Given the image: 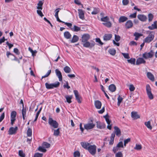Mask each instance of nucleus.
Masks as SVG:
<instances>
[{"instance_id":"obj_18","label":"nucleus","mask_w":157,"mask_h":157,"mask_svg":"<svg viewBox=\"0 0 157 157\" xmlns=\"http://www.w3.org/2000/svg\"><path fill=\"white\" fill-rule=\"evenodd\" d=\"M145 61L142 58H138L136 61V64L137 65H139L142 63H145Z\"/></svg>"},{"instance_id":"obj_30","label":"nucleus","mask_w":157,"mask_h":157,"mask_svg":"<svg viewBox=\"0 0 157 157\" xmlns=\"http://www.w3.org/2000/svg\"><path fill=\"white\" fill-rule=\"evenodd\" d=\"M71 30L73 31L77 32L80 30L81 28L74 25L73 27L71 28Z\"/></svg>"},{"instance_id":"obj_19","label":"nucleus","mask_w":157,"mask_h":157,"mask_svg":"<svg viewBox=\"0 0 157 157\" xmlns=\"http://www.w3.org/2000/svg\"><path fill=\"white\" fill-rule=\"evenodd\" d=\"M81 144L83 148L86 150H87L89 146L90 145V143L84 142H81Z\"/></svg>"},{"instance_id":"obj_58","label":"nucleus","mask_w":157,"mask_h":157,"mask_svg":"<svg viewBox=\"0 0 157 157\" xmlns=\"http://www.w3.org/2000/svg\"><path fill=\"white\" fill-rule=\"evenodd\" d=\"M63 23H64L65 25H67L68 27H69L70 29L72 28V24L70 23H67L64 22Z\"/></svg>"},{"instance_id":"obj_22","label":"nucleus","mask_w":157,"mask_h":157,"mask_svg":"<svg viewBox=\"0 0 157 157\" xmlns=\"http://www.w3.org/2000/svg\"><path fill=\"white\" fill-rule=\"evenodd\" d=\"M115 137V135H114V133H112L110 137V140L109 142V145H112L113 144Z\"/></svg>"},{"instance_id":"obj_14","label":"nucleus","mask_w":157,"mask_h":157,"mask_svg":"<svg viewBox=\"0 0 157 157\" xmlns=\"http://www.w3.org/2000/svg\"><path fill=\"white\" fill-rule=\"evenodd\" d=\"M96 123L97 127L98 128L101 129L105 127V124L104 123L100 121H97Z\"/></svg>"},{"instance_id":"obj_50","label":"nucleus","mask_w":157,"mask_h":157,"mask_svg":"<svg viewBox=\"0 0 157 157\" xmlns=\"http://www.w3.org/2000/svg\"><path fill=\"white\" fill-rule=\"evenodd\" d=\"M148 18L149 22L151 21L153 18V15L151 13H149L148 14Z\"/></svg>"},{"instance_id":"obj_3","label":"nucleus","mask_w":157,"mask_h":157,"mask_svg":"<svg viewBox=\"0 0 157 157\" xmlns=\"http://www.w3.org/2000/svg\"><path fill=\"white\" fill-rule=\"evenodd\" d=\"M147 32L149 33V35L145 38V42L146 43H149L153 40L155 33L154 31H148Z\"/></svg>"},{"instance_id":"obj_47","label":"nucleus","mask_w":157,"mask_h":157,"mask_svg":"<svg viewBox=\"0 0 157 157\" xmlns=\"http://www.w3.org/2000/svg\"><path fill=\"white\" fill-rule=\"evenodd\" d=\"M42 109V108L41 107L39 110H38V111L37 112V113H36V117L35 118V119H34V121H36L38 117V116L40 112V111H41Z\"/></svg>"},{"instance_id":"obj_35","label":"nucleus","mask_w":157,"mask_h":157,"mask_svg":"<svg viewBox=\"0 0 157 157\" xmlns=\"http://www.w3.org/2000/svg\"><path fill=\"white\" fill-rule=\"evenodd\" d=\"M108 52L112 56L115 55L116 53V50L114 48L109 49Z\"/></svg>"},{"instance_id":"obj_36","label":"nucleus","mask_w":157,"mask_h":157,"mask_svg":"<svg viewBox=\"0 0 157 157\" xmlns=\"http://www.w3.org/2000/svg\"><path fill=\"white\" fill-rule=\"evenodd\" d=\"M21 112L23 119L24 120L25 119V117L26 116V109H25L24 107L22 108Z\"/></svg>"},{"instance_id":"obj_53","label":"nucleus","mask_w":157,"mask_h":157,"mask_svg":"<svg viewBox=\"0 0 157 157\" xmlns=\"http://www.w3.org/2000/svg\"><path fill=\"white\" fill-rule=\"evenodd\" d=\"M115 157H123V155L121 152L119 151L117 153H116Z\"/></svg>"},{"instance_id":"obj_59","label":"nucleus","mask_w":157,"mask_h":157,"mask_svg":"<svg viewBox=\"0 0 157 157\" xmlns=\"http://www.w3.org/2000/svg\"><path fill=\"white\" fill-rule=\"evenodd\" d=\"M130 141V139L128 138L124 140V146H126V144Z\"/></svg>"},{"instance_id":"obj_46","label":"nucleus","mask_w":157,"mask_h":157,"mask_svg":"<svg viewBox=\"0 0 157 157\" xmlns=\"http://www.w3.org/2000/svg\"><path fill=\"white\" fill-rule=\"evenodd\" d=\"M145 124L148 128L150 129H152V127L151 125L150 122V121L145 122Z\"/></svg>"},{"instance_id":"obj_8","label":"nucleus","mask_w":157,"mask_h":157,"mask_svg":"<svg viewBox=\"0 0 157 157\" xmlns=\"http://www.w3.org/2000/svg\"><path fill=\"white\" fill-rule=\"evenodd\" d=\"M154 52L152 50H151L149 52H145L143 54V57L145 59L151 58L153 56Z\"/></svg>"},{"instance_id":"obj_15","label":"nucleus","mask_w":157,"mask_h":157,"mask_svg":"<svg viewBox=\"0 0 157 157\" xmlns=\"http://www.w3.org/2000/svg\"><path fill=\"white\" fill-rule=\"evenodd\" d=\"M79 17L82 20L84 19V13L82 9H79L78 10Z\"/></svg>"},{"instance_id":"obj_20","label":"nucleus","mask_w":157,"mask_h":157,"mask_svg":"<svg viewBox=\"0 0 157 157\" xmlns=\"http://www.w3.org/2000/svg\"><path fill=\"white\" fill-rule=\"evenodd\" d=\"M128 18L124 16H121L119 17L118 21L119 23H123L127 21Z\"/></svg>"},{"instance_id":"obj_34","label":"nucleus","mask_w":157,"mask_h":157,"mask_svg":"<svg viewBox=\"0 0 157 157\" xmlns=\"http://www.w3.org/2000/svg\"><path fill=\"white\" fill-rule=\"evenodd\" d=\"M59 129V128H58L57 129H54L53 135L56 136H58L60 133Z\"/></svg>"},{"instance_id":"obj_16","label":"nucleus","mask_w":157,"mask_h":157,"mask_svg":"<svg viewBox=\"0 0 157 157\" xmlns=\"http://www.w3.org/2000/svg\"><path fill=\"white\" fill-rule=\"evenodd\" d=\"M55 72L56 76L58 77L59 80L60 81H62V76L60 71L58 69H56L55 70Z\"/></svg>"},{"instance_id":"obj_25","label":"nucleus","mask_w":157,"mask_h":157,"mask_svg":"<svg viewBox=\"0 0 157 157\" xmlns=\"http://www.w3.org/2000/svg\"><path fill=\"white\" fill-rule=\"evenodd\" d=\"M109 89L112 92H114L115 91L116 88L115 85L111 84L109 86Z\"/></svg>"},{"instance_id":"obj_11","label":"nucleus","mask_w":157,"mask_h":157,"mask_svg":"<svg viewBox=\"0 0 157 157\" xmlns=\"http://www.w3.org/2000/svg\"><path fill=\"white\" fill-rule=\"evenodd\" d=\"M133 23L131 20H128L125 23V27L126 29H128L132 28L133 26Z\"/></svg>"},{"instance_id":"obj_44","label":"nucleus","mask_w":157,"mask_h":157,"mask_svg":"<svg viewBox=\"0 0 157 157\" xmlns=\"http://www.w3.org/2000/svg\"><path fill=\"white\" fill-rule=\"evenodd\" d=\"M109 20V18L108 16H105V17L101 18V21H102L107 22Z\"/></svg>"},{"instance_id":"obj_33","label":"nucleus","mask_w":157,"mask_h":157,"mask_svg":"<svg viewBox=\"0 0 157 157\" xmlns=\"http://www.w3.org/2000/svg\"><path fill=\"white\" fill-rule=\"evenodd\" d=\"M65 98L66 99L68 103H70L72 102V101H71V99L72 98V96L66 95L65 97Z\"/></svg>"},{"instance_id":"obj_24","label":"nucleus","mask_w":157,"mask_h":157,"mask_svg":"<svg viewBox=\"0 0 157 157\" xmlns=\"http://www.w3.org/2000/svg\"><path fill=\"white\" fill-rule=\"evenodd\" d=\"M157 28V21H154L153 24L151 25V26H149L148 28L150 30H153L156 29Z\"/></svg>"},{"instance_id":"obj_37","label":"nucleus","mask_w":157,"mask_h":157,"mask_svg":"<svg viewBox=\"0 0 157 157\" xmlns=\"http://www.w3.org/2000/svg\"><path fill=\"white\" fill-rule=\"evenodd\" d=\"M28 50L31 53L33 56H36V54L37 53V51L36 50H33L30 47L29 48Z\"/></svg>"},{"instance_id":"obj_4","label":"nucleus","mask_w":157,"mask_h":157,"mask_svg":"<svg viewBox=\"0 0 157 157\" xmlns=\"http://www.w3.org/2000/svg\"><path fill=\"white\" fill-rule=\"evenodd\" d=\"M60 84V83L59 82L53 83L49 84L47 82L45 83V86L46 88L48 89H53L54 88H57L59 87Z\"/></svg>"},{"instance_id":"obj_62","label":"nucleus","mask_w":157,"mask_h":157,"mask_svg":"<svg viewBox=\"0 0 157 157\" xmlns=\"http://www.w3.org/2000/svg\"><path fill=\"white\" fill-rule=\"evenodd\" d=\"M41 10H37V14L41 17H42L44 16V15L43 14L42 12L41 11Z\"/></svg>"},{"instance_id":"obj_28","label":"nucleus","mask_w":157,"mask_h":157,"mask_svg":"<svg viewBox=\"0 0 157 157\" xmlns=\"http://www.w3.org/2000/svg\"><path fill=\"white\" fill-rule=\"evenodd\" d=\"M43 1H40L37 4L38 6L37 7V9L38 10H42L43 8L42 6L44 3V2Z\"/></svg>"},{"instance_id":"obj_5","label":"nucleus","mask_w":157,"mask_h":157,"mask_svg":"<svg viewBox=\"0 0 157 157\" xmlns=\"http://www.w3.org/2000/svg\"><path fill=\"white\" fill-rule=\"evenodd\" d=\"M87 150L92 155H94L96 153V146L95 145H90L88 148Z\"/></svg>"},{"instance_id":"obj_27","label":"nucleus","mask_w":157,"mask_h":157,"mask_svg":"<svg viewBox=\"0 0 157 157\" xmlns=\"http://www.w3.org/2000/svg\"><path fill=\"white\" fill-rule=\"evenodd\" d=\"M79 40L78 37L76 35H74L72 40H71V43H74L77 42Z\"/></svg>"},{"instance_id":"obj_51","label":"nucleus","mask_w":157,"mask_h":157,"mask_svg":"<svg viewBox=\"0 0 157 157\" xmlns=\"http://www.w3.org/2000/svg\"><path fill=\"white\" fill-rule=\"evenodd\" d=\"M142 146L141 145L136 144L135 147H134V149L137 150H139L141 149Z\"/></svg>"},{"instance_id":"obj_6","label":"nucleus","mask_w":157,"mask_h":157,"mask_svg":"<svg viewBox=\"0 0 157 157\" xmlns=\"http://www.w3.org/2000/svg\"><path fill=\"white\" fill-rule=\"evenodd\" d=\"M146 91L149 99L150 100L153 99L154 98V96L151 93V89L149 84H147L146 85Z\"/></svg>"},{"instance_id":"obj_41","label":"nucleus","mask_w":157,"mask_h":157,"mask_svg":"<svg viewBox=\"0 0 157 157\" xmlns=\"http://www.w3.org/2000/svg\"><path fill=\"white\" fill-rule=\"evenodd\" d=\"M102 24L104 25L108 28L111 27L112 25L111 23L109 21H108L106 23H103Z\"/></svg>"},{"instance_id":"obj_13","label":"nucleus","mask_w":157,"mask_h":157,"mask_svg":"<svg viewBox=\"0 0 157 157\" xmlns=\"http://www.w3.org/2000/svg\"><path fill=\"white\" fill-rule=\"evenodd\" d=\"M137 18L140 21L143 22L146 21L147 18L146 16L143 14H139L137 16Z\"/></svg>"},{"instance_id":"obj_12","label":"nucleus","mask_w":157,"mask_h":157,"mask_svg":"<svg viewBox=\"0 0 157 157\" xmlns=\"http://www.w3.org/2000/svg\"><path fill=\"white\" fill-rule=\"evenodd\" d=\"M74 93L75 94L76 99L78 103H81V101L80 100V96L77 90H74Z\"/></svg>"},{"instance_id":"obj_43","label":"nucleus","mask_w":157,"mask_h":157,"mask_svg":"<svg viewBox=\"0 0 157 157\" xmlns=\"http://www.w3.org/2000/svg\"><path fill=\"white\" fill-rule=\"evenodd\" d=\"M27 135L28 136H31L32 135V130L30 128H29L27 131Z\"/></svg>"},{"instance_id":"obj_61","label":"nucleus","mask_w":157,"mask_h":157,"mask_svg":"<svg viewBox=\"0 0 157 157\" xmlns=\"http://www.w3.org/2000/svg\"><path fill=\"white\" fill-rule=\"evenodd\" d=\"M117 147H123V143L122 141L119 142L117 145Z\"/></svg>"},{"instance_id":"obj_23","label":"nucleus","mask_w":157,"mask_h":157,"mask_svg":"<svg viewBox=\"0 0 157 157\" xmlns=\"http://www.w3.org/2000/svg\"><path fill=\"white\" fill-rule=\"evenodd\" d=\"M131 117L135 119L139 118L140 117L139 115L136 112H131Z\"/></svg>"},{"instance_id":"obj_26","label":"nucleus","mask_w":157,"mask_h":157,"mask_svg":"<svg viewBox=\"0 0 157 157\" xmlns=\"http://www.w3.org/2000/svg\"><path fill=\"white\" fill-rule=\"evenodd\" d=\"M64 37L67 39H70L71 37V35L68 31L65 32L64 33Z\"/></svg>"},{"instance_id":"obj_49","label":"nucleus","mask_w":157,"mask_h":157,"mask_svg":"<svg viewBox=\"0 0 157 157\" xmlns=\"http://www.w3.org/2000/svg\"><path fill=\"white\" fill-rule=\"evenodd\" d=\"M51 70H49L48 71L47 73L45 75H44L42 76V77L41 80H42V79L44 78L47 77L50 75V74L51 73Z\"/></svg>"},{"instance_id":"obj_10","label":"nucleus","mask_w":157,"mask_h":157,"mask_svg":"<svg viewBox=\"0 0 157 157\" xmlns=\"http://www.w3.org/2000/svg\"><path fill=\"white\" fill-rule=\"evenodd\" d=\"M114 132L112 133H114V135L116 134L117 136L119 137L121 135V132L120 129L117 126H114Z\"/></svg>"},{"instance_id":"obj_2","label":"nucleus","mask_w":157,"mask_h":157,"mask_svg":"<svg viewBox=\"0 0 157 157\" xmlns=\"http://www.w3.org/2000/svg\"><path fill=\"white\" fill-rule=\"evenodd\" d=\"M48 121V124L50 125L52 131L54 130V129L58 128L59 126L58 123L56 121L53 119L52 118L49 117Z\"/></svg>"},{"instance_id":"obj_64","label":"nucleus","mask_w":157,"mask_h":157,"mask_svg":"<svg viewBox=\"0 0 157 157\" xmlns=\"http://www.w3.org/2000/svg\"><path fill=\"white\" fill-rule=\"evenodd\" d=\"M129 89L130 91H132L135 90V88L132 84H131L130 85Z\"/></svg>"},{"instance_id":"obj_39","label":"nucleus","mask_w":157,"mask_h":157,"mask_svg":"<svg viewBox=\"0 0 157 157\" xmlns=\"http://www.w3.org/2000/svg\"><path fill=\"white\" fill-rule=\"evenodd\" d=\"M123 98L121 97L119 95L118 97L117 98L118 102L117 105L118 106H119L120 105L121 103V102L123 100Z\"/></svg>"},{"instance_id":"obj_48","label":"nucleus","mask_w":157,"mask_h":157,"mask_svg":"<svg viewBox=\"0 0 157 157\" xmlns=\"http://www.w3.org/2000/svg\"><path fill=\"white\" fill-rule=\"evenodd\" d=\"M38 150L41 152H46L47 150L43 147L39 146L38 148Z\"/></svg>"},{"instance_id":"obj_1","label":"nucleus","mask_w":157,"mask_h":157,"mask_svg":"<svg viewBox=\"0 0 157 157\" xmlns=\"http://www.w3.org/2000/svg\"><path fill=\"white\" fill-rule=\"evenodd\" d=\"M90 38V35L89 34L86 33L83 34L82 37L81 41L83 47L86 48H92L94 47L95 43L94 41H91L90 43L88 41Z\"/></svg>"},{"instance_id":"obj_17","label":"nucleus","mask_w":157,"mask_h":157,"mask_svg":"<svg viewBox=\"0 0 157 157\" xmlns=\"http://www.w3.org/2000/svg\"><path fill=\"white\" fill-rule=\"evenodd\" d=\"M102 104L101 102L99 100H96L94 102V105L95 107L97 109H101V106Z\"/></svg>"},{"instance_id":"obj_40","label":"nucleus","mask_w":157,"mask_h":157,"mask_svg":"<svg viewBox=\"0 0 157 157\" xmlns=\"http://www.w3.org/2000/svg\"><path fill=\"white\" fill-rule=\"evenodd\" d=\"M128 62L131 64H135L136 61V59L134 58H131L127 60Z\"/></svg>"},{"instance_id":"obj_7","label":"nucleus","mask_w":157,"mask_h":157,"mask_svg":"<svg viewBox=\"0 0 157 157\" xmlns=\"http://www.w3.org/2000/svg\"><path fill=\"white\" fill-rule=\"evenodd\" d=\"M95 126V124L93 123V120H91L90 122L84 124V128L85 129L88 130L93 128Z\"/></svg>"},{"instance_id":"obj_29","label":"nucleus","mask_w":157,"mask_h":157,"mask_svg":"<svg viewBox=\"0 0 157 157\" xmlns=\"http://www.w3.org/2000/svg\"><path fill=\"white\" fill-rule=\"evenodd\" d=\"M147 78L152 81H153L154 79L153 75L150 72H147Z\"/></svg>"},{"instance_id":"obj_31","label":"nucleus","mask_w":157,"mask_h":157,"mask_svg":"<svg viewBox=\"0 0 157 157\" xmlns=\"http://www.w3.org/2000/svg\"><path fill=\"white\" fill-rule=\"evenodd\" d=\"M17 115V113L15 111H12L11 113V119L16 120V117Z\"/></svg>"},{"instance_id":"obj_52","label":"nucleus","mask_w":157,"mask_h":157,"mask_svg":"<svg viewBox=\"0 0 157 157\" xmlns=\"http://www.w3.org/2000/svg\"><path fill=\"white\" fill-rule=\"evenodd\" d=\"M120 147H117L116 146L115 147H114L113 148V151L114 153H116L117 151L120 150Z\"/></svg>"},{"instance_id":"obj_45","label":"nucleus","mask_w":157,"mask_h":157,"mask_svg":"<svg viewBox=\"0 0 157 157\" xmlns=\"http://www.w3.org/2000/svg\"><path fill=\"white\" fill-rule=\"evenodd\" d=\"M136 14L137 13L136 12L130 15L129 16V18L131 19L136 18Z\"/></svg>"},{"instance_id":"obj_38","label":"nucleus","mask_w":157,"mask_h":157,"mask_svg":"<svg viewBox=\"0 0 157 157\" xmlns=\"http://www.w3.org/2000/svg\"><path fill=\"white\" fill-rule=\"evenodd\" d=\"M63 70L65 72L67 73H70L71 71V68L67 66H65Z\"/></svg>"},{"instance_id":"obj_32","label":"nucleus","mask_w":157,"mask_h":157,"mask_svg":"<svg viewBox=\"0 0 157 157\" xmlns=\"http://www.w3.org/2000/svg\"><path fill=\"white\" fill-rule=\"evenodd\" d=\"M51 145L48 142H44L42 144V146L45 148H48L50 147Z\"/></svg>"},{"instance_id":"obj_55","label":"nucleus","mask_w":157,"mask_h":157,"mask_svg":"<svg viewBox=\"0 0 157 157\" xmlns=\"http://www.w3.org/2000/svg\"><path fill=\"white\" fill-rule=\"evenodd\" d=\"M80 156V153L78 151H75L74 153V157H79Z\"/></svg>"},{"instance_id":"obj_63","label":"nucleus","mask_w":157,"mask_h":157,"mask_svg":"<svg viewBox=\"0 0 157 157\" xmlns=\"http://www.w3.org/2000/svg\"><path fill=\"white\" fill-rule=\"evenodd\" d=\"M129 45L130 46H136L137 44L136 42L134 41H132L130 42Z\"/></svg>"},{"instance_id":"obj_21","label":"nucleus","mask_w":157,"mask_h":157,"mask_svg":"<svg viewBox=\"0 0 157 157\" xmlns=\"http://www.w3.org/2000/svg\"><path fill=\"white\" fill-rule=\"evenodd\" d=\"M112 36V35L110 34H106L103 36V40H110Z\"/></svg>"},{"instance_id":"obj_42","label":"nucleus","mask_w":157,"mask_h":157,"mask_svg":"<svg viewBox=\"0 0 157 157\" xmlns=\"http://www.w3.org/2000/svg\"><path fill=\"white\" fill-rule=\"evenodd\" d=\"M134 35L135 36V39L136 40H138V38L142 35L140 33L135 32L134 33Z\"/></svg>"},{"instance_id":"obj_9","label":"nucleus","mask_w":157,"mask_h":157,"mask_svg":"<svg viewBox=\"0 0 157 157\" xmlns=\"http://www.w3.org/2000/svg\"><path fill=\"white\" fill-rule=\"evenodd\" d=\"M17 129L18 128L17 126H16L15 128L11 127L9 129L8 134L10 135L15 134H16Z\"/></svg>"},{"instance_id":"obj_56","label":"nucleus","mask_w":157,"mask_h":157,"mask_svg":"<svg viewBox=\"0 0 157 157\" xmlns=\"http://www.w3.org/2000/svg\"><path fill=\"white\" fill-rule=\"evenodd\" d=\"M19 155L21 157H25V154L23 153L22 150H19Z\"/></svg>"},{"instance_id":"obj_54","label":"nucleus","mask_w":157,"mask_h":157,"mask_svg":"<svg viewBox=\"0 0 157 157\" xmlns=\"http://www.w3.org/2000/svg\"><path fill=\"white\" fill-rule=\"evenodd\" d=\"M43 155V154L42 153L37 152L34 154V157H42Z\"/></svg>"},{"instance_id":"obj_57","label":"nucleus","mask_w":157,"mask_h":157,"mask_svg":"<svg viewBox=\"0 0 157 157\" xmlns=\"http://www.w3.org/2000/svg\"><path fill=\"white\" fill-rule=\"evenodd\" d=\"M122 55L125 58L128 59L130 58V57L128 53H122Z\"/></svg>"},{"instance_id":"obj_60","label":"nucleus","mask_w":157,"mask_h":157,"mask_svg":"<svg viewBox=\"0 0 157 157\" xmlns=\"http://www.w3.org/2000/svg\"><path fill=\"white\" fill-rule=\"evenodd\" d=\"M95 41L96 42L98 43L101 45H102L103 44V43L101 42V40L99 38H96Z\"/></svg>"}]
</instances>
